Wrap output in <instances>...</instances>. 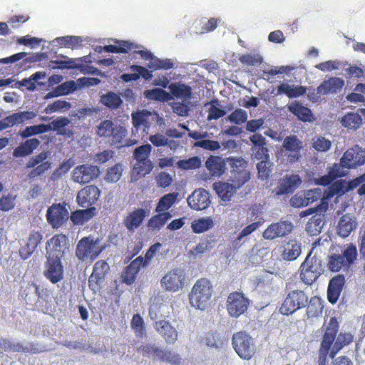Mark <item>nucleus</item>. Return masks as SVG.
Segmentation results:
<instances>
[{"mask_svg":"<svg viewBox=\"0 0 365 365\" xmlns=\"http://www.w3.org/2000/svg\"><path fill=\"white\" fill-rule=\"evenodd\" d=\"M215 292L212 282L207 278L198 279L188 294L189 303L192 307L205 310L210 304Z\"/></svg>","mask_w":365,"mask_h":365,"instance_id":"nucleus-1","label":"nucleus"},{"mask_svg":"<svg viewBox=\"0 0 365 365\" xmlns=\"http://www.w3.org/2000/svg\"><path fill=\"white\" fill-rule=\"evenodd\" d=\"M322 261L310 252L299 267V277L307 285H312L323 273Z\"/></svg>","mask_w":365,"mask_h":365,"instance_id":"nucleus-2","label":"nucleus"},{"mask_svg":"<svg viewBox=\"0 0 365 365\" xmlns=\"http://www.w3.org/2000/svg\"><path fill=\"white\" fill-rule=\"evenodd\" d=\"M227 162L230 166V180L237 187H242L251 178L247 161L242 157H230L227 158Z\"/></svg>","mask_w":365,"mask_h":365,"instance_id":"nucleus-3","label":"nucleus"},{"mask_svg":"<svg viewBox=\"0 0 365 365\" xmlns=\"http://www.w3.org/2000/svg\"><path fill=\"white\" fill-rule=\"evenodd\" d=\"M232 344L237 355L244 360L251 359L256 353V346L252 336L245 331L235 333Z\"/></svg>","mask_w":365,"mask_h":365,"instance_id":"nucleus-4","label":"nucleus"},{"mask_svg":"<svg viewBox=\"0 0 365 365\" xmlns=\"http://www.w3.org/2000/svg\"><path fill=\"white\" fill-rule=\"evenodd\" d=\"M309 297L303 290L294 289L287 292L279 312L283 315H291L297 311L305 308L308 303Z\"/></svg>","mask_w":365,"mask_h":365,"instance_id":"nucleus-5","label":"nucleus"},{"mask_svg":"<svg viewBox=\"0 0 365 365\" xmlns=\"http://www.w3.org/2000/svg\"><path fill=\"white\" fill-rule=\"evenodd\" d=\"M357 257V250L355 245L350 244L341 254L331 255L328 261L329 269L334 272L341 269L348 270Z\"/></svg>","mask_w":365,"mask_h":365,"instance_id":"nucleus-6","label":"nucleus"},{"mask_svg":"<svg viewBox=\"0 0 365 365\" xmlns=\"http://www.w3.org/2000/svg\"><path fill=\"white\" fill-rule=\"evenodd\" d=\"M325 327L319 350L318 362L319 365H325L329 351L332 346L339 331V323L336 317H331Z\"/></svg>","mask_w":365,"mask_h":365,"instance_id":"nucleus-7","label":"nucleus"},{"mask_svg":"<svg viewBox=\"0 0 365 365\" xmlns=\"http://www.w3.org/2000/svg\"><path fill=\"white\" fill-rule=\"evenodd\" d=\"M96 133L100 138H109L113 145L121 147L124 146L123 140L127 130L123 126L114 125L110 120H104L97 126Z\"/></svg>","mask_w":365,"mask_h":365,"instance_id":"nucleus-8","label":"nucleus"},{"mask_svg":"<svg viewBox=\"0 0 365 365\" xmlns=\"http://www.w3.org/2000/svg\"><path fill=\"white\" fill-rule=\"evenodd\" d=\"M99 240H95L92 235L82 237L78 242L76 255L81 261L90 259L94 260L101 252L98 246Z\"/></svg>","mask_w":365,"mask_h":365,"instance_id":"nucleus-9","label":"nucleus"},{"mask_svg":"<svg viewBox=\"0 0 365 365\" xmlns=\"http://www.w3.org/2000/svg\"><path fill=\"white\" fill-rule=\"evenodd\" d=\"M48 156V151H42L29 158L26 164V168L31 169L28 174L29 179L41 177L51 168L52 163L46 160Z\"/></svg>","mask_w":365,"mask_h":365,"instance_id":"nucleus-10","label":"nucleus"},{"mask_svg":"<svg viewBox=\"0 0 365 365\" xmlns=\"http://www.w3.org/2000/svg\"><path fill=\"white\" fill-rule=\"evenodd\" d=\"M250 305V300L242 292H232L227 299V310L228 314L235 318H238L245 314Z\"/></svg>","mask_w":365,"mask_h":365,"instance_id":"nucleus-11","label":"nucleus"},{"mask_svg":"<svg viewBox=\"0 0 365 365\" xmlns=\"http://www.w3.org/2000/svg\"><path fill=\"white\" fill-rule=\"evenodd\" d=\"M68 249V238L63 234H56L46 244V257L61 259Z\"/></svg>","mask_w":365,"mask_h":365,"instance_id":"nucleus-12","label":"nucleus"},{"mask_svg":"<svg viewBox=\"0 0 365 365\" xmlns=\"http://www.w3.org/2000/svg\"><path fill=\"white\" fill-rule=\"evenodd\" d=\"M185 276L182 269L175 268L168 271L161 279V287L168 292H176L185 285Z\"/></svg>","mask_w":365,"mask_h":365,"instance_id":"nucleus-13","label":"nucleus"},{"mask_svg":"<svg viewBox=\"0 0 365 365\" xmlns=\"http://www.w3.org/2000/svg\"><path fill=\"white\" fill-rule=\"evenodd\" d=\"M341 165L348 170L356 169L365 163V150L356 145L347 149L340 158Z\"/></svg>","mask_w":365,"mask_h":365,"instance_id":"nucleus-14","label":"nucleus"},{"mask_svg":"<svg viewBox=\"0 0 365 365\" xmlns=\"http://www.w3.org/2000/svg\"><path fill=\"white\" fill-rule=\"evenodd\" d=\"M100 175L99 168L91 164L76 166L72 171V179L79 184L88 183Z\"/></svg>","mask_w":365,"mask_h":365,"instance_id":"nucleus-15","label":"nucleus"},{"mask_svg":"<svg viewBox=\"0 0 365 365\" xmlns=\"http://www.w3.org/2000/svg\"><path fill=\"white\" fill-rule=\"evenodd\" d=\"M68 219V211L66 205L60 203L53 204L46 212V220L48 223L53 229L61 227Z\"/></svg>","mask_w":365,"mask_h":365,"instance_id":"nucleus-16","label":"nucleus"},{"mask_svg":"<svg viewBox=\"0 0 365 365\" xmlns=\"http://www.w3.org/2000/svg\"><path fill=\"white\" fill-rule=\"evenodd\" d=\"M101 190L93 185H86L78 191L76 197L78 204L84 208H90L98 200Z\"/></svg>","mask_w":365,"mask_h":365,"instance_id":"nucleus-17","label":"nucleus"},{"mask_svg":"<svg viewBox=\"0 0 365 365\" xmlns=\"http://www.w3.org/2000/svg\"><path fill=\"white\" fill-rule=\"evenodd\" d=\"M46 258L43 274L51 283L56 284L63 278V267L61 259Z\"/></svg>","mask_w":365,"mask_h":365,"instance_id":"nucleus-18","label":"nucleus"},{"mask_svg":"<svg viewBox=\"0 0 365 365\" xmlns=\"http://www.w3.org/2000/svg\"><path fill=\"white\" fill-rule=\"evenodd\" d=\"M284 149L289 152L287 155L289 163H295L301 158V150L303 148L302 142L295 135L287 136L282 143Z\"/></svg>","mask_w":365,"mask_h":365,"instance_id":"nucleus-19","label":"nucleus"},{"mask_svg":"<svg viewBox=\"0 0 365 365\" xmlns=\"http://www.w3.org/2000/svg\"><path fill=\"white\" fill-rule=\"evenodd\" d=\"M293 229L290 222L279 221L269 225L263 232L262 236L266 240H274L289 235Z\"/></svg>","mask_w":365,"mask_h":365,"instance_id":"nucleus-20","label":"nucleus"},{"mask_svg":"<svg viewBox=\"0 0 365 365\" xmlns=\"http://www.w3.org/2000/svg\"><path fill=\"white\" fill-rule=\"evenodd\" d=\"M109 270L108 264L103 261H97L93 268V272L88 278V287L93 291L100 289V284Z\"/></svg>","mask_w":365,"mask_h":365,"instance_id":"nucleus-21","label":"nucleus"},{"mask_svg":"<svg viewBox=\"0 0 365 365\" xmlns=\"http://www.w3.org/2000/svg\"><path fill=\"white\" fill-rule=\"evenodd\" d=\"M187 201L188 205L195 210H205L211 203L209 192L202 188L195 190Z\"/></svg>","mask_w":365,"mask_h":365,"instance_id":"nucleus-22","label":"nucleus"},{"mask_svg":"<svg viewBox=\"0 0 365 365\" xmlns=\"http://www.w3.org/2000/svg\"><path fill=\"white\" fill-rule=\"evenodd\" d=\"M150 214V210L148 209L138 208L135 209L123 220V225L130 232H133L140 227L145 218Z\"/></svg>","mask_w":365,"mask_h":365,"instance_id":"nucleus-23","label":"nucleus"},{"mask_svg":"<svg viewBox=\"0 0 365 365\" xmlns=\"http://www.w3.org/2000/svg\"><path fill=\"white\" fill-rule=\"evenodd\" d=\"M252 143V151L257 160H269V150L266 147V138L261 134L256 133L250 137Z\"/></svg>","mask_w":365,"mask_h":365,"instance_id":"nucleus-24","label":"nucleus"},{"mask_svg":"<svg viewBox=\"0 0 365 365\" xmlns=\"http://www.w3.org/2000/svg\"><path fill=\"white\" fill-rule=\"evenodd\" d=\"M43 239V235L38 231L30 232L26 243L19 250V255L24 259H28L36 250Z\"/></svg>","mask_w":365,"mask_h":365,"instance_id":"nucleus-25","label":"nucleus"},{"mask_svg":"<svg viewBox=\"0 0 365 365\" xmlns=\"http://www.w3.org/2000/svg\"><path fill=\"white\" fill-rule=\"evenodd\" d=\"M143 257L139 256L125 267L122 272V282L128 285H131L135 281L138 273L143 266Z\"/></svg>","mask_w":365,"mask_h":365,"instance_id":"nucleus-26","label":"nucleus"},{"mask_svg":"<svg viewBox=\"0 0 365 365\" xmlns=\"http://www.w3.org/2000/svg\"><path fill=\"white\" fill-rule=\"evenodd\" d=\"M154 327L167 344H173L178 339V331L168 321H157L155 323Z\"/></svg>","mask_w":365,"mask_h":365,"instance_id":"nucleus-27","label":"nucleus"},{"mask_svg":"<svg viewBox=\"0 0 365 365\" xmlns=\"http://www.w3.org/2000/svg\"><path fill=\"white\" fill-rule=\"evenodd\" d=\"M344 283L345 278L341 274L334 277L329 281L327 289V298L330 303L335 304L338 301Z\"/></svg>","mask_w":365,"mask_h":365,"instance_id":"nucleus-28","label":"nucleus"},{"mask_svg":"<svg viewBox=\"0 0 365 365\" xmlns=\"http://www.w3.org/2000/svg\"><path fill=\"white\" fill-rule=\"evenodd\" d=\"M281 257L285 261H294L302 252L301 243L296 239H292L282 246Z\"/></svg>","mask_w":365,"mask_h":365,"instance_id":"nucleus-29","label":"nucleus"},{"mask_svg":"<svg viewBox=\"0 0 365 365\" xmlns=\"http://www.w3.org/2000/svg\"><path fill=\"white\" fill-rule=\"evenodd\" d=\"M151 115V112L145 109L133 112L131 119L133 125L135 130L142 129L144 133H148L151 125L150 121Z\"/></svg>","mask_w":365,"mask_h":365,"instance_id":"nucleus-30","label":"nucleus"},{"mask_svg":"<svg viewBox=\"0 0 365 365\" xmlns=\"http://www.w3.org/2000/svg\"><path fill=\"white\" fill-rule=\"evenodd\" d=\"M357 226V222L354 216H351L350 214L343 215L337 225V233L343 237H347L351 232L356 229Z\"/></svg>","mask_w":365,"mask_h":365,"instance_id":"nucleus-31","label":"nucleus"},{"mask_svg":"<svg viewBox=\"0 0 365 365\" xmlns=\"http://www.w3.org/2000/svg\"><path fill=\"white\" fill-rule=\"evenodd\" d=\"M301 182V178L298 175H286L279 182L276 193L279 195L291 193Z\"/></svg>","mask_w":365,"mask_h":365,"instance_id":"nucleus-32","label":"nucleus"},{"mask_svg":"<svg viewBox=\"0 0 365 365\" xmlns=\"http://www.w3.org/2000/svg\"><path fill=\"white\" fill-rule=\"evenodd\" d=\"M41 142L37 138H29L21 142L13 151L14 158H24L30 155L39 146Z\"/></svg>","mask_w":365,"mask_h":365,"instance_id":"nucleus-33","label":"nucleus"},{"mask_svg":"<svg viewBox=\"0 0 365 365\" xmlns=\"http://www.w3.org/2000/svg\"><path fill=\"white\" fill-rule=\"evenodd\" d=\"M205 167L212 177H220L225 172V162L220 156L210 155L205 161Z\"/></svg>","mask_w":365,"mask_h":365,"instance_id":"nucleus-34","label":"nucleus"},{"mask_svg":"<svg viewBox=\"0 0 365 365\" xmlns=\"http://www.w3.org/2000/svg\"><path fill=\"white\" fill-rule=\"evenodd\" d=\"M212 187L219 197L225 202L230 201L231 197L236 192L237 189L240 188L237 187L232 182L229 183L221 181L214 182Z\"/></svg>","mask_w":365,"mask_h":365,"instance_id":"nucleus-35","label":"nucleus"},{"mask_svg":"<svg viewBox=\"0 0 365 365\" xmlns=\"http://www.w3.org/2000/svg\"><path fill=\"white\" fill-rule=\"evenodd\" d=\"M287 109L303 122H312L314 119L311 109L304 106L299 101H294L288 105Z\"/></svg>","mask_w":365,"mask_h":365,"instance_id":"nucleus-36","label":"nucleus"},{"mask_svg":"<svg viewBox=\"0 0 365 365\" xmlns=\"http://www.w3.org/2000/svg\"><path fill=\"white\" fill-rule=\"evenodd\" d=\"M168 89L172 96L177 99L188 101L192 98V88L185 83H172L168 86Z\"/></svg>","mask_w":365,"mask_h":365,"instance_id":"nucleus-37","label":"nucleus"},{"mask_svg":"<svg viewBox=\"0 0 365 365\" xmlns=\"http://www.w3.org/2000/svg\"><path fill=\"white\" fill-rule=\"evenodd\" d=\"M307 88L303 86L289 85L282 83L277 87V95H286L289 98H297L306 93Z\"/></svg>","mask_w":365,"mask_h":365,"instance_id":"nucleus-38","label":"nucleus"},{"mask_svg":"<svg viewBox=\"0 0 365 365\" xmlns=\"http://www.w3.org/2000/svg\"><path fill=\"white\" fill-rule=\"evenodd\" d=\"M344 85V81L341 78L331 77L319 85V92H322V96L336 93L342 88Z\"/></svg>","mask_w":365,"mask_h":365,"instance_id":"nucleus-39","label":"nucleus"},{"mask_svg":"<svg viewBox=\"0 0 365 365\" xmlns=\"http://www.w3.org/2000/svg\"><path fill=\"white\" fill-rule=\"evenodd\" d=\"M352 341L353 336L350 333H339L336 337L333 346H331L328 355L331 359H334L343 347L349 344Z\"/></svg>","mask_w":365,"mask_h":365,"instance_id":"nucleus-40","label":"nucleus"},{"mask_svg":"<svg viewBox=\"0 0 365 365\" xmlns=\"http://www.w3.org/2000/svg\"><path fill=\"white\" fill-rule=\"evenodd\" d=\"M306 314L308 318H315L321 316L323 312V301L317 296H313L308 299Z\"/></svg>","mask_w":365,"mask_h":365,"instance_id":"nucleus-41","label":"nucleus"},{"mask_svg":"<svg viewBox=\"0 0 365 365\" xmlns=\"http://www.w3.org/2000/svg\"><path fill=\"white\" fill-rule=\"evenodd\" d=\"M70 123L71 120L67 117L61 116L53 120L49 125H51V130L56 131L58 135L71 137L73 135V131L66 128Z\"/></svg>","mask_w":365,"mask_h":365,"instance_id":"nucleus-42","label":"nucleus"},{"mask_svg":"<svg viewBox=\"0 0 365 365\" xmlns=\"http://www.w3.org/2000/svg\"><path fill=\"white\" fill-rule=\"evenodd\" d=\"M95 207L86 208L73 212L71 215V220L74 225H82L90 220L94 215Z\"/></svg>","mask_w":365,"mask_h":365,"instance_id":"nucleus-43","label":"nucleus"},{"mask_svg":"<svg viewBox=\"0 0 365 365\" xmlns=\"http://www.w3.org/2000/svg\"><path fill=\"white\" fill-rule=\"evenodd\" d=\"M77 89V86L73 81H66L58 85L53 91L48 93L46 98L65 96L73 93Z\"/></svg>","mask_w":365,"mask_h":365,"instance_id":"nucleus-44","label":"nucleus"},{"mask_svg":"<svg viewBox=\"0 0 365 365\" xmlns=\"http://www.w3.org/2000/svg\"><path fill=\"white\" fill-rule=\"evenodd\" d=\"M178 195L179 193L175 192L162 196L156 205L155 212H167L178 201Z\"/></svg>","mask_w":365,"mask_h":365,"instance_id":"nucleus-45","label":"nucleus"},{"mask_svg":"<svg viewBox=\"0 0 365 365\" xmlns=\"http://www.w3.org/2000/svg\"><path fill=\"white\" fill-rule=\"evenodd\" d=\"M9 352H19L36 354L42 352V349L39 348L37 344L33 342L27 343L26 345H24L21 342L11 341Z\"/></svg>","mask_w":365,"mask_h":365,"instance_id":"nucleus-46","label":"nucleus"},{"mask_svg":"<svg viewBox=\"0 0 365 365\" xmlns=\"http://www.w3.org/2000/svg\"><path fill=\"white\" fill-rule=\"evenodd\" d=\"M51 130V125L46 124H39L35 125L28 126L22 130H20L19 135L24 139L42 134Z\"/></svg>","mask_w":365,"mask_h":365,"instance_id":"nucleus-47","label":"nucleus"},{"mask_svg":"<svg viewBox=\"0 0 365 365\" xmlns=\"http://www.w3.org/2000/svg\"><path fill=\"white\" fill-rule=\"evenodd\" d=\"M36 116V113L34 111H21L13 113L5 118V121H7L9 126L16 124L24 123L26 121L30 120Z\"/></svg>","mask_w":365,"mask_h":365,"instance_id":"nucleus-48","label":"nucleus"},{"mask_svg":"<svg viewBox=\"0 0 365 365\" xmlns=\"http://www.w3.org/2000/svg\"><path fill=\"white\" fill-rule=\"evenodd\" d=\"M213 226L214 222L211 217H200L193 220L191 223V228L196 234L205 232Z\"/></svg>","mask_w":365,"mask_h":365,"instance_id":"nucleus-49","label":"nucleus"},{"mask_svg":"<svg viewBox=\"0 0 365 365\" xmlns=\"http://www.w3.org/2000/svg\"><path fill=\"white\" fill-rule=\"evenodd\" d=\"M341 123L348 129L356 130L361 125L362 118L357 113L349 112L342 117Z\"/></svg>","mask_w":365,"mask_h":365,"instance_id":"nucleus-50","label":"nucleus"},{"mask_svg":"<svg viewBox=\"0 0 365 365\" xmlns=\"http://www.w3.org/2000/svg\"><path fill=\"white\" fill-rule=\"evenodd\" d=\"M56 42L61 47L75 49L81 46L83 39L80 36H65L57 37Z\"/></svg>","mask_w":365,"mask_h":365,"instance_id":"nucleus-51","label":"nucleus"},{"mask_svg":"<svg viewBox=\"0 0 365 365\" xmlns=\"http://www.w3.org/2000/svg\"><path fill=\"white\" fill-rule=\"evenodd\" d=\"M171 217L172 215L169 212H158L148 220V226L152 230H160Z\"/></svg>","mask_w":365,"mask_h":365,"instance_id":"nucleus-52","label":"nucleus"},{"mask_svg":"<svg viewBox=\"0 0 365 365\" xmlns=\"http://www.w3.org/2000/svg\"><path fill=\"white\" fill-rule=\"evenodd\" d=\"M322 227V217L321 215L316 214L307 222L306 231L309 235L315 236L321 232Z\"/></svg>","mask_w":365,"mask_h":365,"instance_id":"nucleus-53","label":"nucleus"},{"mask_svg":"<svg viewBox=\"0 0 365 365\" xmlns=\"http://www.w3.org/2000/svg\"><path fill=\"white\" fill-rule=\"evenodd\" d=\"M130 327L135 336L138 338L145 336L147 334L145 324L143 317L139 314H135L130 322Z\"/></svg>","mask_w":365,"mask_h":365,"instance_id":"nucleus-54","label":"nucleus"},{"mask_svg":"<svg viewBox=\"0 0 365 365\" xmlns=\"http://www.w3.org/2000/svg\"><path fill=\"white\" fill-rule=\"evenodd\" d=\"M101 103L110 109H116L120 106L123 101L120 97L113 91H109L101 96Z\"/></svg>","mask_w":365,"mask_h":365,"instance_id":"nucleus-55","label":"nucleus"},{"mask_svg":"<svg viewBox=\"0 0 365 365\" xmlns=\"http://www.w3.org/2000/svg\"><path fill=\"white\" fill-rule=\"evenodd\" d=\"M158 359L162 362L169 363L172 365H180L181 357L178 354L170 350L160 349Z\"/></svg>","mask_w":365,"mask_h":365,"instance_id":"nucleus-56","label":"nucleus"},{"mask_svg":"<svg viewBox=\"0 0 365 365\" xmlns=\"http://www.w3.org/2000/svg\"><path fill=\"white\" fill-rule=\"evenodd\" d=\"M123 170V166L120 163H116L108 168L104 178L105 180L111 183L118 182L122 176Z\"/></svg>","mask_w":365,"mask_h":365,"instance_id":"nucleus-57","label":"nucleus"},{"mask_svg":"<svg viewBox=\"0 0 365 365\" xmlns=\"http://www.w3.org/2000/svg\"><path fill=\"white\" fill-rule=\"evenodd\" d=\"M239 61L244 65L257 66L263 62V58L259 53H246L240 56Z\"/></svg>","mask_w":365,"mask_h":365,"instance_id":"nucleus-58","label":"nucleus"},{"mask_svg":"<svg viewBox=\"0 0 365 365\" xmlns=\"http://www.w3.org/2000/svg\"><path fill=\"white\" fill-rule=\"evenodd\" d=\"M312 145L318 152H326L331 148V142L323 136L317 135L312 138Z\"/></svg>","mask_w":365,"mask_h":365,"instance_id":"nucleus-59","label":"nucleus"},{"mask_svg":"<svg viewBox=\"0 0 365 365\" xmlns=\"http://www.w3.org/2000/svg\"><path fill=\"white\" fill-rule=\"evenodd\" d=\"M209 104H210L208 108L207 120H217L221 117H223L226 114V111L222 108H218L216 105H219L218 100H212Z\"/></svg>","mask_w":365,"mask_h":365,"instance_id":"nucleus-60","label":"nucleus"},{"mask_svg":"<svg viewBox=\"0 0 365 365\" xmlns=\"http://www.w3.org/2000/svg\"><path fill=\"white\" fill-rule=\"evenodd\" d=\"M261 225L262 222L258 221L252 222L243 228L242 230L240 232L236 242H233V247L235 248L239 247L241 245L240 241L242 239L255 232Z\"/></svg>","mask_w":365,"mask_h":365,"instance_id":"nucleus-61","label":"nucleus"},{"mask_svg":"<svg viewBox=\"0 0 365 365\" xmlns=\"http://www.w3.org/2000/svg\"><path fill=\"white\" fill-rule=\"evenodd\" d=\"M152 150V146L150 144H145L137 147L133 152V157L136 161L149 160V155Z\"/></svg>","mask_w":365,"mask_h":365,"instance_id":"nucleus-62","label":"nucleus"},{"mask_svg":"<svg viewBox=\"0 0 365 365\" xmlns=\"http://www.w3.org/2000/svg\"><path fill=\"white\" fill-rule=\"evenodd\" d=\"M71 103L66 101L58 100L48 104L45 108L46 113H52L58 110H67L71 108Z\"/></svg>","mask_w":365,"mask_h":365,"instance_id":"nucleus-63","label":"nucleus"},{"mask_svg":"<svg viewBox=\"0 0 365 365\" xmlns=\"http://www.w3.org/2000/svg\"><path fill=\"white\" fill-rule=\"evenodd\" d=\"M149 140L155 147L169 145L170 148L175 145L174 140H170L165 138L163 134L156 133L151 135L149 137Z\"/></svg>","mask_w":365,"mask_h":365,"instance_id":"nucleus-64","label":"nucleus"}]
</instances>
